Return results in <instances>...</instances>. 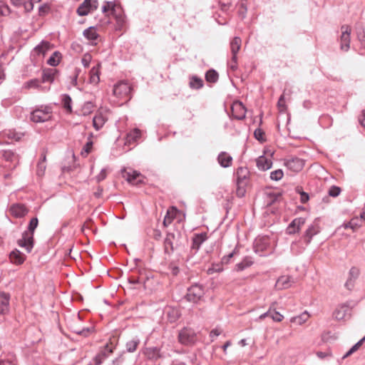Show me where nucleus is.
I'll return each mask as SVG.
<instances>
[{
	"label": "nucleus",
	"mask_w": 365,
	"mask_h": 365,
	"mask_svg": "<svg viewBox=\"0 0 365 365\" xmlns=\"http://www.w3.org/2000/svg\"><path fill=\"white\" fill-rule=\"evenodd\" d=\"M38 220L36 217L31 219L27 230L22 233V237L17 241L19 247L24 248L28 253H30L34 247V234L38 227Z\"/></svg>",
	"instance_id": "1"
},
{
	"label": "nucleus",
	"mask_w": 365,
	"mask_h": 365,
	"mask_svg": "<svg viewBox=\"0 0 365 365\" xmlns=\"http://www.w3.org/2000/svg\"><path fill=\"white\" fill-rule=\"evenodd\" d=\"M19 162V156L11 150H0V167L14 169Z\"/></svg>",
	"instance_id": "2"
},
{
	"label": "nucleus",
	"mask_w": 365,
	"mask_h": 365,
	"mask_svg": "<svg viewBox=\"0 0 365 365\" xmlns=\"http://www.w3.org/2000/svg\"><path fill=\"white\" fill-rule=\"evenodd\" d=\"M52 109L50 106H41L31 113L30 119L34 123H43L51 119Z\"/></svg>",
	"instance_id": "3"
},
{
	"label": "nucleus",
	"mask_w": 365,
	"mask_h": 365,
	"mask_svg": "<svg viewBox=\"0 0 365 365\" xmlns=\"http://www.w3.org/2000/svg\"><path fill=\"white\" fill-rule=\"evenodd\" d=\"M24 133L13 129L4 130L0 133V144H10L19 141Z\"/></svg>",
	"instance_id": "4"
},
{
	"label": "nucleus",
	"mask_w": 365,
	"mask_h": 365,
	"mask_svg": "<svg viewBox=\"0 0 365 365\" xmlns=\"http://www.w3.org/2000/svg\"><path fill=\"white\" fill-rule=\"evenodd\" d=\"M204 294V287L199 284H195L187 289L185 298L190 302L197 303L201 300Z\"/></svg>",
	"instance_id": "5"
},
{
	"label": "nucleus",
	"mask_w": 365,
	"mask_h": 365,
	"mask_svg": "<svg viewBox=\"0 0 365 365\" xmlns=\"http://www.w3.org/2000/svg\"><path fill=\"white\" fill-rule=\"evenodd\" d=\"M131 92V87L128 83L125 81H120L113 86V95L119 99H130V94Z\"/></svg>",
	"instance_id": "6"
},
{
	"label": "nucleus",
	"mask_w": 365,
	"mask_h": 365,
	"mask_svg": "<svg viewBox=\"0 0 365 365\" xmlns=\"http://www.w3.org/2000/svg\"><path fill=\"white\" fill-rule=\"evenodd\" d=\"M180 233L176 235L174 233H168L164 240V250L165 252L168 255H170L174 252L175 250L179 246L178 239Z\"/></svg>",
	"instance_id": "7"
},
{
	"label": "nucleus",
	"mask_w": 365,
	"mask_h": 365,
	"mask_svg": "<svg viewBox=\"0 0 365 365\" xmlns=\"http://www.w3.org/2000/svg\"><path fill=\"white\" fill-rule=\"evenodd\" d=\"M178 339L184 345H190L195 343L196 334L192 329L184 328L179 332Z\"/></svg>",
	"instance_id": "8"
},
{
	"label": "nucleus",
	"mask_w": 365,
	"mask_h": 365,
	"mask_svg": "<svg viewBox=\"0 0 365 365\" xmlns=\"http://www.w3.org/2000/svg\"><path fill=\"white\" fill-rule=\"evenodd\" d=\"M341 31L340 48L344 51H347L350 48V34L351 29L348 25H343L341 27Z\"/></svg>",
	"instance_id": "9"
},
{
	"label": "nucleus",
	"mask_w": 365,
	"mask_h": 365,
	"mask_svg": "<svg viewBox=\"0 0 365 365\" xmlns=\"http://www.w3.org/2000/svg\"><path fill=\"white\" fill-rule=\"evenodd\" d=\"M97 7L98 0H84L78 7L76 12L80 16H84Z\"/></svg>",
	"instance_id": "10"
},
{
	"label": "nucleus",
	"mask_w": 365,
	"mask_h": 365,
	"mask_svg": "<svg viewBox=\"0 0 365 365\" xmlns=\"http://www.w3.org/2000/svg\"><path fill=\"white\" fill-rule=\"evenodd\" d=\"M123 177L130 183L135 185H138L143 182L142 175L133 170H123L122 171Z\"/></svg>",
	"instance_id": "11"
},
{
	"label": "nucleus",
	"mask_w": 365,
	"mask_h": 365,
	"mask_svg": "<svg viewBox=\"0 0 365 365\" xmlns=\"http://www.w3.org/2000/svg\"><path fill=\"white\" fill-rule=\"evenodd\" d=\"M142 354L147 359L151 361H157L163 356L160 348L158 346L145 347L142 350Z\"/></svg>",
	"instance_id": "12"
},
{
	"label": "nucleus",
	"mask_w": 365,
	"mask_h": 365,
	"mask_svg": "<svg viewBox=\"0 0 365 365\" xmlns=\"http://www.w3.org/2000/svg\"><path fill=\"white\" fill-rule=\"evenodd\" d=\"M352 307L349 303L339 305L334 312V317L337 320H341L351 315Z\"/></svg>",
	"instance_id": "13"
},
{
	"label": "nucleus",
	"mask_w": 365,
	"mask_h": 365,
	"mask_svg": "<svg viewBox=\"0 0 365 365\" xmlns=\"http://www.w3.org/2000/svg\"><path fill=\"white\" fill-rule=\"evenodd\" d=\"M233 117L237 120H243L246 116V108L240 101H235L231 107Z\"/></svg>",
	"instance_id": "14"
},
{
	"label": "nucleus",
	"mask_w": 365,
	"mask_h": 365,
	"mask_svg": "<svg viewBox=\"0 0 365 365\" xmlns=\"http://www.w3.org/2000/svg\"><path fill=\"white\" fill-rule=\"evenodd\" d=\"M284 165L286 167L295 173L299 172L304 165V162L303 160L299 158H292L285 161Z\"/></svg>",
	"instance_id": "15"
},
{
	"label": "nucleus",
	"mask_w": 365,
	"mask_h": 365,
	"mask_svg": "<svg viewBox=\"0 0 365 365\" xmlns=\"http://www.w3.org/2000/svg\"><path fill=\"white\" fill-rule=\"evenodd\" d=\"M305 221V218L304 217H297L294 219L287 227V234L293 235L298 232L302 226L304 225Z\"/></svg>",
	"instance_id": "16"
},
{
	"label": "nucleus",
	"mask_w": 365,
	"mask_h": 365,
	"mask_svg": "<svg viewBox=\"0 0 365 365\" xmlns=\"http://www.w3.org/2000/svg\"><path fill=\"white\" fill-rule=\"evenodd\" d=\"M207 240V234L206 232H201L195 234L192 239L191 250L196 253L200 248L202 244Z\"/></svg>",
	"instance_id": "17"
},
{
	"label": "nucleus",
	"mask_w": 365,
	"mask_h": 365,
	"mask_svg": "<svg viewBox=\"0 0 365 365\" xmlns=\"http://www.w3.org/2000/svg\"><path fill=\"white\" fill-rule=\"evenodd\" d=\"M319 223L316 221L309 226L304 235V241L307 245H309L312 237L319 232Z\"/></svg>",
	"instance_id": "18"
},
{
	"label": "nucleus",
	"mask_w": 365,
	"mask_h": 365,
	"mask_svg": "<svg viewBox=\"0 0 365 365\" xmlns=\"http://www.w3.org/2000/svg\"><path fill=\"white\" fill-rule=\"evenodd\" d=\"M58 75V71L56 68H48L42 71V83H53Z\"/></svg>",
	"instance_id": "19"
},
{
	"label": "nucleus",
	"mask_w": 365,
	"mask_h": 365,
	"mask_svg": "<svg viewBox=\"0 0 365 365\" xmlns=\"http://www.w3.org/2000/svg\"><path fill=\"white\" fill-rule=\"evenodd\" d=\"M364 221V214L360 215V217H353L350 221L344 222L341 226L345 229H351L353 231H356L359 228Z\"/></svg>",
	"instance_id": "20"
},
{
	"label": "nucleus",
	"mask_w": 365,
	"mask_h": 365,
	"mask_svg": "<svg viewBox=\"0 0 365 365\" xmlns=\"http://www.w3.org/2000/svg\"><path fill=\"white\" fill-rule=\"evenodd\" d=\"M84 37L87 38L91 44L96 45V41L99 38V35L97 33L96 29L94 26H90L85 29L83 33Z\"/></svg>",
	"instance_id": "21"
},
{
	"label": "nucleus",
	"mask_w": 365,
	"mask_h": 365,
	"mask_svg": "<svg viewBox=\"0 0 365 365\" xmlns=\"http://www.w3.org/2000/svg\"><path fill=\"white\" fill-rule=\"evenodd\" d=\"M10 212L16 217H23L27 214L28 209L22 204H15L11 207Z\"/></svg>",
	"instance_id": "22"
},
{
	"label": "nucleus",
	"mask_w": 365,
	"mask_h": 365,
	"mask_svg": "<svg viewBox=\"0 0 365 365\" xmlns=\"http://www.w3.org/2000/svg\"><path fill=\"white\" fill-rule=\"evenodd\" d=\"M9 294L5 292L0 293V314H4L9 310Z\"/></svg>",
	"instance_id": "23"
},
{
	"label": "nucleus",
	"mask_w": 365,
	"mask_h": 365,
	"mask_svg": "<svg viewBox=\"0 0 365 365\" xmlns=\"http://www.w3.org/2000/svg\"><path fill=\"white\" fill-rule=\"evenodd\" d=\"M217 162L222 168H229L232 165V157L226 152H221L217 156Z\"/></svg>",
	"instance_id": "24"
},
{
	"label": "nucleus",
	"mask_w": 365,
	"mask_h": 365,
	"mask_svg": "<svg viewBox=\"0 0 365 365\" xmlns=\"http://www.w3.org/2000/svg\"><path fill=\"white\" fill-rule=\"evenodd\" d=\"M294 283L292 277L290 276H282L277 281L276 286L281 289L290 287Z\"/></svg>",
	"instance_id": "25"
},
{
	"label": "nucleus",
	"mask_w": 365,
	"mask_h": 365,
	"mask_svg": "<svg viewBox=\"0 0 365 365\" xmlns=\"http://www.w3.org/2000/svg\"><path fill=\"white\" fill-rule=\"evenodd\" d=\"M241 43L242 40L238 36H235L230 42V51L234 60L237 57V55L241 48Z\"/></svg>",
	"instance_id": "26"
},
{
	"label": "nucleus",
	"mask_w": 365,
	"mask_h": 365,
	"mask_svg": "<svg viewBox=\"0 0 365 365\" xmlns=\"http://www.w3.org/2000/svg\"><path fill=\"white\" fill-rule=\"evenodd\" d=\"M272 162L264 156H259L257 160V166L261 170H267L271 168Z\"/></svg>",
	"instance_id": "27"
},
{
	"label": "nucleus",
	"mask_w": 365,
	"mask_h": 365,
	"mask_svg": "<svg viewBox=\"0 0 365 365\" xmlns=\"http://www.w3.org/2000/svg\"><path fill=\"white\" fill-rule=\"evenodd\" d=\"M140 343V339L138 336L133 337L128 340L125 344V349L129 353H133L136 351L138 346Z\"/></svg>",
	"instance_id": "28"
},
{
	"label": "nucleus",
	"mask_w": 365,
	"mask_h": 365,
	"mask_svg": "<svg viewBox=\"0 0 365 365\" xmlns=\"http://www.w3.org/2000/svg\"><path fill=\"white\" fill-rule=\"evenodd\" d=\"M249 171L247 168L240 167L237 168L236 172V182L237 183H247V178Z\"/></svg>",
	"instance_id": "29"
},
{
	"label": "nucleus",
	"mask_w": 365,
	"mask_h": 365,
	"mask_svg": "<svg viewBox=\"0 0 365 365\" xmlns=\"http://www.w3.org/2000/svg\"><path fill=\"white\" fill-rule=\"evenodd\" d=\"M204 82L203 80L197 76H192L189 78V86L191 89L198 90L203 87Z\"/></svg>",
	"instance_id": "30"
},
{
	"label": "nucleus",
	"mask_w": 365,
	"mask_h": 365,
	"mask_svg": "<svg viewBox=\"0 0 365 365\" xmlns=\"http://www.w3.org/2000/svg\"><path fill=\"white\" fill-rule=\"evenodd\" d=\"M9 257L11 261L16 264H21L25 260V255L17 250L12 251L9 255Z\"/></svg>",
	"instance_id": "31"
},
{
	"label": "nucleus",
	"mask_w": 365,
	"mask_h": 365,
	"mask_svg": "<svg viewBox=\"0 0 365 365\" xmlns=\"http://www.w3.org/2000/svg\"><path fill=\"white\" fill-rule=\"evenodd\" d=\"M253 264V261L250 257H245L240 262L236 264L235 270L237 272H241L246 268L250 267Z\"/></svg>",
	"instance_id": "32"
},
{
	"label": "nucleus",
	"mask_w": 365,
	"mask_h": 365,
	"mask_svg": "<svg viewBox=\"0 0 365 365\" xmlns=\"http://www.w3.org/2000/svg\"><path fill=\"white\" fill-rule=\"evenodd\" d=\"M100 66H93L90 71V83L97 85L100 81Z\"/></svg>",
	"instance_id": "33"
},
{
	"label": "nucleus",
	"mask_w": 365,
	"mask_h": 365,
	"mask_svg": "<svg viewBox=\"0 0 365 365\" xmlns=\"http://www.w3.org/2000/svg\"><path fill=\"white\" fill-rule=\"evenodd\" d=\"M309 318V314L307 312H304L301 314L293 317L290 319V322L297 325H302Z\"/></svg>",
	"instance_id": "34"
},
{
	"label": "nucleus",
	"mask_w": 365,
	"mask_h": 365,
	"mask_svg": "<svg viewBox=\"0 0 365 365\" xmlns=\"http://www.w3.org/2000/svg\"><path fill=\"white\" fill-rule=\"evenodd\" d=\"M269 245V240L266 237L257 239L255 242V252L263 251L266 250L267 245Z\"/></svg>",
	"instance_id": "35"
},
{
	"label": "nucleus",
	"mask_w": 365,
	"mask_h": 365,
	"mask_svg": "<svg viewBox=\"0 0 365 365\" xmlns=\"http://www.w3.org/2000/svg\"><path fill=\"white\" fill-rule=\"evenodd\" d=\"M61 58L62 54L61 52L58 51H54L47 60V63L51 66H56L59 64Z\"/></svg>",
	"instance_id": "36"
},
{
	"label": "nucleus",
	"mask_w": 365,
	"mask_h": 365,
	"mask_svg": "<svg viewBox=\"0 0 365 365\" xmlns=\"http://www.w3.org/2000/svg\"><path fill=\"white\" fill-rule=\"evenodd\" d=\"M140 136V130L135 128L127 134L126 143L131 144L137 141Z\"/></svg>",
	"instance_id": "37"
},
{
	"label": "nucleus",
	"mask_w": 365,
	"mask_h": 365,
	"mask_svg": "<svg viewBox=\"0 0 365 365\" xmlns=\"http://www.w3.org/2000/svg\"><path fill=\"white\" fill-rule=\"evenodd\" d=\"M105 123L106 118L101 113L97 114L93 117V125L96 130H99L103 126Z\"/></svg>",
	"instance_id": "38"
},
{
	"label": "nucleus",
	"mask_w": 365,
	"mask_h": 365,
	"mask_svg": "<svg viewBox=\"0 0 365 365\" xmlns=\"http://www.w3.org/2000/svg\"><path fill=\"white\" fill-rule=\"evenodd\" d=\"M237 14L241 19H245L246 17V14L247 11V6L246 0H241L237 4Z\"/></svg>",
	"instance_id": "39"
},
{
	"label": "nucleus",
	"mask_w": 365,
	"mask_h": 365,
	"mask_svg": "<svg viewBox=\"0 0 365 365\" xmlns=\"http://www.w3.org/2000/svg\"><path fill=\"white\" fill-rule=\"evenodd\" d=\"M218 78L219 75L214 69H210L205 73V80L209 83H216Z\"/></svg>",
	"instance_id": "40"
},
{
	"label": "nucleus",
	"mask_w": 365,
	"mask_h": 365,
	"mask_svg": "<svg viewBox=\"0 0 365 365\" xmlns=\"http://www.w3.org/2000/svg\"><path fill=\"white\" fill-rule=\"evenodd\" d=\"M108 357L106 351H101L93 359V362H90L88 365H100Z\"/></svg>",
	"instance_id": "41"
},
{
	"label": "nucleus",
	"mask_w": 365,
	"mask_h": 365,
	"mask_svg": "<svg viewBox=\"0 0 365 365\" xmlns=\"http://www.w3.org/2000/svg\"><path fill=\"white\" fill-rule=\"evenodd\" d=\"M41 87V81L37 78H33L24 83L25 88H38Z\"/></svg>",
	"instance_id": "42"
},
{
	"label": "nucleus",
	"mask_w": 365,
	"mask_h": 365,
	"mask_svg": "<svg viewBox=\"0 0 365 365\" xmlns=\"http://www.w3.org/2000/svg\"><path fill=\"white\" fill-rule=\"evenodd\" d=\"M238 254V250L235 247L231 252L223 256L221 259L222 264H227L230 262L231 259L236 255Z\"/></svg>",
	"instance_id": "43"
},
{
	"label": "nucleus",
	"mask_w": 365,
	"mask_h": 365,
	"mask_svg": "<svg viewBox=\"0 0 365 365\" xmlns=\"http://www.w3.org/2000/svg\"><path fill=\"white\" fill-rule=\"evenodd\" d=\"M284 176L282 170L278 169L270 173V178L272 180L278 181Z\"/></svg>",
	"instance_id": "44"
},
{
	"label": "nucleus",
	"mask_w": 365,
	"mask_h": 365,
	"mask_svg": "<svg viewBox=\"0 0 365 365\" xmlns=\"http://www.w3.org/2000/svg\"><path fill=\"white\" fill-rule=\"evenodd\" d=\"M246 185L247 183H237L236 195L237 197H242L245 196L246 192Z\"/></svg>",
	"instance_id": "45"
},
{
	"label": "nucleus",
	"mask_w": 365,
	"mask_h": 365,
	"mask_svg": "<svg viewBox=\"0 0 365 365\" xmlns=\"http://www.w3.org/2000/svg\"><path fill=\"white\" fill-rule=\"evenodd\" d=\"M50 43L48 42V41H42L41 43H39L38 45H37L34 50L37 53V54H43V55H45L43 51V47H46V48H50Z\"/></svg>",
	"instance_id": "46"
},
{
	"label": "nucleus",
	"mask_w": 365,
	"mask_h": 365,
	"mask_svg": "<svg viewBox=\"0 0 365 365\" xmlns=\"http://www.w3.org/2000/svg\"><path fill=\"white\" fill-rule=\"evenodd\" d=\"M62 102L63 106L66 109L71 111V98L68 94H64L63 96Z\"/></svg>",
	"instance_id": "47"
},
{
	"label": "nucleus",
	"mask_w": 365,
	"mask_h": 365,
	"mask_svg": "<svg viewBox=\"0 0 365 365\" xmlns=\"http://www.w3.org/2000/svg\"><path fill=\"white\" fill-rule=\"evenodd\" d=\"M254 135L259 142H264L266 140L264 138V133L261 128H257L254 132Z\"/></svg>",
	"instance_id": "48"
},
{
	"label": "nucleus",
	"mask_w": 365,
	"mask_h": 365,
	"mask_svg": "<svg viewBox=\"0 0 365 365\" xmlns=\"http://www.w3.org/2000/svg\"><path fill=\"white\" fill-rule=\"evenodd\" d=\"M115 4H114V2L106 1V4L104 6H103V7H102V11L103 13H106L107 11L110 10L111 12L113 13L115 11Z\"/></svg>",
	"instance_id": "49"
},
{
	"label": "nucleus",
	"mask_w": 365,
	"mask_h": 365,
	"mask_svg": "<svg viewBox=\"0 0 365 365\" xmlns=\"http://www.w3.org/2000/svg\"><path fill=\"white\" fill-rule=\"evenodd\" d=\"M270 317L273 319V321L277 322H282V319H284L283 315L277 311H274L273 312L270 311Z\"/></svg>",
	"instance_id": "50"
},
{
	"label": "nucleus",
	"mask_w": 365,
	"mask_h": 365,
	"mask_svg": "<svg viewBox=\"0 0 365 365\" xmlns=\"http://www.w3.org/2000/svg\"><path fill=\"white\" fill-rule=\"evenodd\" d=\"M0 365H16L13 356H10L8 359H0Z\"/></svg>",
	"instance_id": "51"
},
{
	"label": "nucleus",
	"mask_w": 365,
	"mask_h": 365,
	"mask_svg": "<svg viewBox=\"0 0 365 365\" xmlns=\"http://www.w3.org/2000/svg\"><path fill=\"white\" fill-rule=\"evenodd\" d=\"M341 192V189L336 186H331L329 190V195L331 197H337Z\"/></svg>",
	"instance_id": "52"
},
{
	"label": "nucleus",
	"mask_w": 365,
	"mask_h": 365,
	"mask_svg": "<svg viewBox=\"0 0 365 365\" xmlns=\"http://www.w3.org/2000/svg\"><path fill=\"white\" fill-rule=\"evenodd\" d=\"M222 270H223V268L222 267L221 265L212 264V266L207 269V273L210 274H213L215 272H220Z\"/></svg>",
	"instance_id": "53"
},
{
	"label": "nucleus",
	"mask_w": 365,
	"mask_h": 365,
	"mask_svg": "<svg viewBox=\"0 0 365 365\" xmlns=\"http://www.w3.org/2000/svg\"><path fill=\"white\" fill-rule=\"evenodd\" d=\"M22 6L26 12H30L34 9V2L31 0H26Z\"/></svg>",
	"instance_id": "54"
},
{
	"label": "nucleus",
	"mask_w": 365,
	"mask_h": 365,
	"mask_svg": "<svg viewBox=\"0 0 365 365\" xmlns=\"http://www.w3.org/2000/svg\"><path fill=\"white\" fill-rule=\"evenodd\" d=\"M50 7L48 4H45L39 6L38 14L40 16H44L48 13Z\"/></svg>",
	"instance_id": "55"
},
{
	"label": "nucleus",
	"mask_w": 365,
	"mask_h": 365,
	"mask_svg": "<svg viewBox=\"0 0 365 365\" xmlns=\"http://www.w3.org/2000/svg\"><path fill=\"white\" fill-rule=\"evenodd\" d=\"M91 61V56L88 53L84 54L81 59V63L84 67H88Z\"/></svg>",
	"instance_id": "56"
},
{
	"label": "nucleus",
	"mask_w": 365,
	"mask_h": 365,
	"mask_svg": "<svg viewBox=\"0 0 365 365\" xmlns=\"http://www.w3.org/2000/svg\"><path fill=\"white\" fill-rule=\"evenodd\" d=\"M46 170V164L43 162H38L37 165V175H43Z\"/></svg>",
	"instance_id": "57"
},
{
	"label": "nucleus",
	"mask_w": 365,
	"mask_h": 365,
	"mask_svg": "<svg viewBox=\"0 0 365 365\" xmlns=\"http://www.w3.org/2000/svg\"><path fill=\"white\" fill-rule=\"evenodd\" d=\"M349 278L355 279L359 276V271L356 267H351V269L349 270Z\"/></svg>",
	"instance_id": "58"
},
{
	"label": "nucleus",
	"mask_w": 365,
	"mask_h": 365,
	"mask_svg": "<svg viewBox=\"0 0 365 365\" xmlns=\"http://www.w3.org/2000/svg\"><path fill=\"white\" fill-rule=\"evenodd\" d=\"M360 347V345L359 344H358V342L356 344H355L347 352L346 354L344 356V358H346L349 356H350L351 354H352L354 352H355Z\"/></svg>",
	"instance_id": "59"
},
{
	"label": "nucleus",
	"mask_w": 365,
	"mask_h": 365,
	"mask_svg": "<svg viewBox=\"0 0 365 365\" xmlns=\"http://www.w3.org/2000/svg\"><path fill=\"white\" fill-rule=\"evenodd\" d=\"M277 105H278V107L280 108L281 110H284L286 108V107H285V101H284V95H282L279 97L278 103H277Z\"/></svg>",
	"instance_id": "60"
},
{
	"label": "nucleus",
	"mask_w": 365,
	"mask_h": 365,
	"mask_svg": "<svg viewBox=\"0 0 365 365\" xmlns=\"http://www.w3.org/2000/svg\"><path fill=\"white\" fill-rule=\"evenodd\" d=\"M106 178V169H102L100 173L96 177V180L98 182H101L103 180Z\"/></svg>",
	"instance_id": "61"
},
{
	"label": "nucleus",
	"mask_w": 365,
	"mask_h": 365,
	"mask_svg": "<svg viewBox=\"0 0 365 365\" xmlns=\"http://www.w3.org/2000/svg\"><path fill=\"white\" fill-rule=\"evenodd\" d=\"M229 66L231 70L235 71L237 68V57H236L235 60L233 59V56L231 58V61L229 63Z\"/></svg>",
	"instance_id": "62"
},
{
	"label": "nucleus",
	"mask_w": 365,
	"mask_h": 365,
	"mask_svg": "<svg viewBox=\"0 0 365 365\" xmlns=\"http://www.w3.org/2000/svg\"><path fill=\"white\" fill-rule=\"evenodd\" d=\"M221 334V331L217 329H212L210 333V337L211 338V340L213 341L215 338Z\"/></svg>",
	"instance_id": "63"
},
{
	"label": "nucleus",
	"mask_w": 365,
	"mask_h": 365,
	"mask_svg": "<svg viewBox=\"0 0 365 365\" xmlns=\"http://www.w3.org/2000/svg\"><path fill=\"white\" fill-rule=\"evenodd\" d=\"M354 285V279L349 278L345 283V287L351 290Z\"/></svg>",
	"instance_id": "64"
}]
</instances>
